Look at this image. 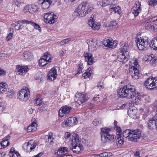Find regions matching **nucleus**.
Segmentation results:
<instances>
[{
    "label": "nucleus",
    "instance_id": "7ed1b4c3",
    "mask_svg": "<svg viewBox=\"0 0 157 157\" xmlns=\"http://www.w3.org/2000/svg\"><path fill=\"white\" fill-rule=\"evenodd\" d=\"M110 129L105 127L101 129V140L104 144L110 143L114 141V137L113 134H110L109 132Z\"/></svg>",
    "mask_w": 157,
    "mask_h": 157
},
{
    "label": "nucleus",
    "instance_id": "e2e57ef3",
    "mask_svg": "<svg viewBox=\"0 0 157 157\" xmlns=\"http://www.w3.org/2000/svg\"><path fill=\"white\" fill-rule=\"evenodd\" d=\"M65 53V51L63 50H60L59 52V55L61 57L63 56Z\"/></svg>",
    "mask_w": 157,
    "mask_h": 157
},
{
    "label": "nucleus",
    "instance_id": "13d9d810",
    "mask_svg": "<svg viewBox=\"0 0 157 157\" xmlns=\"http://www.w3.org/2000/svg\"><path fill=\"white\" fill-rule=\"evenodd\" d=\"M35 104L36 105H38L41 104V103L42 102V101L41 99H40V98H37L35 99Z\"/></svg>",
    "mask_w": 157,
    "mask_h": 157
},
{
    "label": "nucleus",
    "instance_id": "cd10ccee",
    "mask_svg": "<svg viewBox=\"0 0 157 157\" xmlns=\"http://www.w3.org/2000/svg\"><path fill=\"white\" fill-rule=\"evenodd\" d=\"M67 121L70 126L76 124L78 122V120L76 117H69Z\"/></svg>",
    "mask_w": 157,
    "mask_h": 157
},
{
    "label": "nucleus",
    "instance_id": "4c0bfd02",
    "mask_svg": "<svg viewBox=\"0 0 157 157\" xmlns=\"http://www.w3.org/2000/svg\"><path fill=\"white\" fill-rule=\"evenodd\" d=\"M44 77V75L41 72L37 73L35 78L38 81L41 82L42 81Z\"/></svg>",
    "mask_w": 157,
    "mask_h": 157
},
{
    "label": "nucleus",
    "instance_id": "6ab92c4d",
    "mask_svg": "<svg viewBox=\"0 0 157 157\" xmlns=\"http://www.w3.org/2000/svg\"><path fill=\"white\" fill-rule=\"evenodd\" d=\"M120 44L121 51L128 52V49L130 47L127 41H122L120 43Z\"/></svg>",
    "mask_w": 157,
    "mask_h": 157
},
{
    "label": "nucleus",
    "instance_id": "0eeeda50",
    "mask_svg": "<svg viewBox=\"0 0 157 157\" xmlns=\"http://www.w3.org/2000/svg\"><path fill=\"white\" fill-rule=\"evenodd\" d=\"M51 55L48 52H45L42 58L39 60V64L42 67L46 65L48 62H51Z\"/></svg>",
    "mask_w": 157,
    "mask_h": 157
},
{
    "label": "nucleus",
    "instance_id": "a878e982",
    "mask_svg": "<svg viewBox=\"0 0 157 157\" xmlns=\"http://www.w3.org/2000/svg\"><path fill=\"white\" fill-rule=\"evenodd\" d=\"M37 127V124L36 122L33 121L31 125L28 126L27 130L28 132H32L35 131Z\"/></svg>",
    "mask_w": 157,
    "mask_h": 157
},
{
    "label": "nucleus",
    "instance_id": "864d4df0",
    "mask_svg": "<svg viewBox=\"0 0 157 157\" xmlns=\"http://www.w3.org/2000/svg\"><path fill=\"white\" fill-rule=\"evenodd\" d=\"M95 22L94 20L92 17H91L90 19L88 21V24L90 27H92V26H93V25Z\"/></svg>",
    "mask_w": 157,
    "mask_h": 157
},
{
    "label": "nucleus",
    "instance_id": "6e6d98bb",
    "mask_svg": "<svg viewBox=\"0 0 157 157\" xmlns=\"http://www.w3.org/2000/svg\"><path fill=\"white\" fill-rule=\"evenodd\" d=\"M93 9V7H92L91 5H88L87 7V10H85V11L86 12V14H88V13L90 12Z\"/></svg>",
    "mask_w": 157,
    "mask_h": 157
},
{
    "label": "nucleus",
    "instance_id": "f257e3e1",
    "mask_svg": "<svg viewBox=\"0 0 157 157\" xmlns=\"http://www.w3.org/2000/svg\"><path fill=\"white\" fill-rule=\"evenodd\" d=\"M118 95L121 98H133L137 95L134 86L128 84L120 88L117 91Z\"/></svg>",
    "mask_w": 157,
    "mask_h": 157
},
{
    "label": "nucleus",
    "instance_id": "5701e85b",
    "mask_svg": "<svg viewBox=\"0 0 157 157\" xmlns=\"http://www.w3.org/2000/svg\"><path fill=\"white\" fill-rule=\"evenodd\" d=\"M23 147H26L27 149L32 150L35 148L36 145L34 144V141L32 140H30L27 144L25 143L23 145Z\"/></svg>",
    "mask_w": 157,
    "mask_h": 157
},
{
    "label": "nucleus",
    "instance_id": "aec40b11",
    "mask_svg": "<svg viewBox=\"0 0 157 157\" xmlns=\"http://www.w3.org/2000/svg\"><path fill=\"white\" fill-rule=\"evenodd\" d=\"M21 21L23 23H26V24H30L33 26L36 29L38 30L40 32H41V28L40 26L37 24L36 23L31 21H28L26 20H24L23 21Z\"/></svg>",
    "mask_w": 157,
    "mask_h": 157
},
{
    "label": "nucleus",
    "instance_id": "338daca9",
    "mask_svg": "<svg viewBox=\"0 0 157 157\" xmlns=\"http://www.w3.org/2000/svg\"><path fill=\"white\" fill-rule=\"evenodd\" d=\"M151 4L153 5H155L157 4V0H150Z\"/></svg>",
    "mask_w": 157,
    "mask_h": 157
},
{
    "label": "nucleus",
    "instance_id": "ea45409f",
    "mask_svg": "<svg viewBox=\"0 0 157 157\" xmlns=\"http://www.w3.org/2000/svg\"><path fill=\"white\" fill-rule=\"evenodd\" d=\"M100 157H110L112 155V153L110 152H105L99 154Z\"/></svg>",
    "mask_w": 157,
    "mask_h": 157
},
{
    "label": "nucleus",
    "instance_id": "de8ad7c7",
    "mask_svg": "<svg viewBox=\"0 0 157 157\" xmlns=\"http://www.w3.org/2000/svg\"><path fill=\"white\" fill-rule=\"evenodd\" d=\"M93 26H92V28L94 30H98L100 28V24L97 22H95L93 25Z\"/></svg>",
    "mask_w": 157,
    "mask_h": 157
},
{
    "label": "nucleus",
    "instance_id": "c85d7f7f",
    "mask_svg": "<svg viewBox=\"0 0 157 157\" xmlns=\"http://www.w3.org/2000/svg\"><path fill=\"white\" fill-rule=\"evenodd\" d=\"M7 85L6 83L2 82L0 83V94L3 93L7 91Z\"/></svg>",
    "mask_w": 157,
    "mask_h": 157
},
{
    "label": "nucleus",
    "instance_id": "bf43d9fd",
    "mask_svg": "<svg viewBox=\"0 0 157 157\" xmlns=\"http://www.w3.org/2000/svg\"><path fill=\"white\" fill-rule=\"evenodd\" d=\"M62 125L63 127H66L68 126H69L67 120L66 121H64L62 123Z\"/></svg>",
    "mask_w": 157,
    "mask_h": 157
},
{
    "label": "nucleus",
    "instance_id": "5fc2aeb1",
    "mask_svg": "<svg viewBox=\"0 0 157 157\" xmlns=\"http://www.w3.org/2000/svg\"><path fill=\"white\" fill-rule=\"evenodd\" d=\"M114 129L117 131V135H119V136H120V132H121V128L119 126H117V127H115Z\"/></svg>",
    "mask_w": 157,
    "mask_h": 157
},
{
    "label": "nucleus",
    "instance_id": "e433bc0d",
    "mask_svg": "<svg viewBox=\"0 0 157 157\" xmlns=\"http://www.w3.org/2000/svg\"><path fill=\"white\" fill-rule=\"evenodd\" d=\"M38 9L37 6L34 5H29V12L31 13H33L37 11Z\"/></svg>",
    "mask_w": 157,
    "mask_h": 157
},
{
    "label": "nucleus",
    "instance_id": "c756f323",
    "mask_svg": "<svg viewBox=\"0 0 157 157\" xmlns=\"http://www.w3.org/2000/svg\"><path fill=\"white\" fill-rule=\"evenodd\" d=\"M137 110L134 109H130L129 110H128V115L131 118L133 119H135L136 117V113Z\"/></svg>",
    "mask_w": 157,
    "mask_h": 157
},
{
    "label": "nucleus",
    "instance_id": "58836bf2",
    "mask_svg": "<svg viewBox=\"0 0 157 157\" xmlns=\"http://www.w3.org/2000/svg\"><path fill=\"white\" fill-rule=\"evenodd\" d=\"M110 9L113 10L115 13L120 14V13L121 11V9L120 7L117 6V7H113L111 6H110Z\"/></svg>",
    "mask_w": 157,
    "mask_h": 157
},
{
    "label": "nucleus",
    "instance_id": "8fccbe9b",
    "mask_svg": "<svg viewBox=\"0 0 157 157\" xmlns=\"http://www.w3.org/2000/svg\"><path fill=\"white\" fill-rule=\"evenodd\" d=\"M117 140L118 142V145L120 146L122 145L124 143V140L121 137H117Z\"/></svg>",
    "mask_w": 157,
    "mask_h": 157
},
{
    "label": "nucleus",
    "instance_id": "423d86ee",
    "mask_svg": "<svg viewBox=\"0 0 157 157\" xmlns=\"http://www.w3.org/2000/svg\"><path fill=\"white\" fill-rule=\"evenodd\" d=\"M44 17L45 22L50 24L54 23L57 19V16L52 12L44 14Z\"/></svg>",
    "mask_w": 157,
    "mask_h": 157
},
{
    "label": "nucleus",
    "instance_id": "1a4fd4ad",
    "mask_svg": "<svg viewBox=\"0 0 157 157\" xmlns=\"http://www.w3.org/2000/svg\"><path fill=\"white\" fill-rule=\"evenodd\" d=\"M157 113V110L156 111ZM157 116L150 118L147 121V127L150 130L156 129L157 130Z\"/></svg>",
    "mask_w": 157,
    "mask_h": 157
},
{
    "label": "nucleus",
    "instance_id": "c03bdc74",
    "mask_svg": "<svg viewBox=\"0 0 157 157\" xmlns=\"http://www.w3.org/2000/svg\"><path fill=\"white\" fill-rule=\"evenodd\" d=\"M91 69L89 68L88 69V71L84 73L82 75V76L84 77L85 78H86L88 77H89L91 75Z\"/></svg>",
    "mask_w": 157,
    "mask_h": 157
},
{
    "label": "nucleus",
    "instance_id": "393cba45",
    "mask_svg": "<svg viewBox=\"0 0 157 157\" xmlns=\"http://www.w3.org/2000/svg\"><path fill=\"white\" fill-rule=\"evenodd\" d=\"M87 43L89 46V49H91L93 51L95 49L97 43L93 39H91Z\"/></svg>",
    "mask_w": 157,
    "mask_h": 157
},
{
    "label": "nucleus",
    "instance_id": "4be33fe9",
    "mask_svg": "<svg viewBox=\"0 0 157 157\" xmlns=\"http://www.w3.org/2000/svg\"><path fill=\"white\" fill-rule=\"evenodd\" d=\"M52 135V133H49L48 135L46 136L48 137V139L46 140L45 143L46 145L49 147L52 146L54 143L53 142L54 138Z\"/></svg>",
    "mask_w": 157,
    "mask_h": 157
},
{
    "label": "nucleus",
    "instance_id": "bb28decb",
    "mask_svg": "<svg viewBox=\"0 0 157 157\" xmlns=\"http://www.w3.org/2000/svg\"><path fill=\"white\" fill-rule=\"evenodd\" d=\"M24 56L25 60L30 61L33 59V53L28 51L24 52Z\"/></svg>",
    "mask_w": 157,
    "mask_h": 157
},
{
    "label": "nucleus",
    "instance_id": "dca6fc26",
    "mask_svg": "<svg viewBox=\"0 0 157 157\" xmlns=\"http://www.w3.org/2000/svg\"><path fill=\"white\" fill-rule=\"evenodd\" d=\"M103 43L105 46L112 48H114L117 44L116 42H113V40L111 38L110 39H105L103 41Z\"/></svg>",
    "mask_w": 157,
    "mask_h": 157
},
{
    "label": "nucleus",
    "instance_id": "f704fd0d",
    "mask_svg": "<svg viewBox=\"0 0 157 157\" xmlns=\"http://www.w3.org/2000/svg\"><path fill=\"white\" fill-rule=\"evenodd\" d=\"M135 99L134 101H133L132 103H129L128 105L129 106L132 105V104H138L140 101V99L141 98V97L140 95H136V96H135Z\"/></svg>",
    "mask_w": 157,
    "mask_h": 157
},
{
    "label": "nucleus",
    "instance_id": "f3484780",
    "mask_svg": "<svg viewBox=\"0 0 157 157\" xmlns=\"http://www.w3.org/2000/svg\"><path fill=\"white\" fill-rule=\"evenodd\" d=\"M57 75V72L56 69L54 68H52L48 74V80L53 81L56 79Z\"/></svg>",
    "mask_w": 157,
    "mask_h": 157
},
{
    "label": "nucleus",
    "instance_id": "3c124183",
    "mask_svg": "<svg viewBox=\"0 0 157 157\" xmlns=\"http://www.w3.org/2000/svg\"><path fill=\"white\" fill-rule=\"evenodd\" d=\"M97 5L99 6L102 7L106 6V5H105V2L104 1V0H101V1H98L97 2Z\"/></svg>",
    "mask_w": 157,
    "mask_h": 157
},
{
    "label": "nucleus",
    "instance_id": "49530a36",
    "mask_svg": "<svg viewBox=\"0 0 157 157\" xmlns=\"http://www.w3.org/2000/svg\"><path fill=\"white\" fill-rule=\"evenodd\" d=\"M10 157H20V154L18 152H14L13 153L9 152V154Z\"/></svg>",
    "mask_w": 157,
    "mask_h": 157
},
{
    "label": "nucleus",
    "instance_id": "a211bd4d",
    "mask_svg": "<svg viewBox=\"0 0 157 157\" xmlns=\"http://www.w3.org/2000/svg\"><path fill=\"white\" fill-rule=\"evenodd\" d=\"M84 55L86 61L88 63V64L91 65L94 63V57L91 53L89 52H84Z\"/></svg>",
    "mask_w": 157,
    "mask_h": 157
},
{
    "label": "nucleus",
    "instance_id": "c9c22d12",
    "mask_svg": "<svg viewBox=\"0 0 157 157\" xmlns=\"http://www.w3.org/2000/svg\"><path fill=\"white\" fill-rule=\"evenodd\" d=\"M102 120L99 117H98L94 119L92 122L93 124L95 126H99L102 123Z\"/></svg>",
    "mask_w": 157,
    "mask_h": 157
},
{
    "label": "nucleus",
    "instance_id": "f03ea898",
    "mask_svg": "<svg viewBox=\"0 0 157 157\" xmlns=\"http://www.w3.org/2000/svg\"><path fill=\"white\" fill-rule=\"evenodd\" d=\"M72 147H70V149L73 150V152L75 153H79L81 150L83 149V147L80 144L79 142L81 141L80 138L79 137L78 134L74 133L72 136Z\"/></svg>",
    "mask_w": 157,
    "mask_h": 157
},
{
    "label": "nucleus",
    "instance_id": "6e6552de",
    "mask_svg": "<svg viewBox=\"0 0 157 157\" xmlns=\"http://www.w3.org/2000/svg\"><path fill=\"white\" fill-rule=\"evenodd\" d=\"M30 92L29 89H23L19 93L18 98L25 102L27 101L29 98Z\"/></svg>",
    "mask_w": 157,
    "mask_h": 157
},
{
    "label": "nucleus",
    "instance_id": "37998d69",
    "mask_svg": "<svg viewBox=\"0 0 157 157\" xmlns=\"http://www.w3.org/2000/svg\"><path fill=\"white\" fill-rule=\"evenodd\" d=\"M117 0H104L106 6L111 4H115V2Z\"/></svg>",
    "mask_w": 157,
    "mask_h": 157
},
{
    "label": "nucleus",
    "instance_id": "4d7b16f0",
    "mask_svg": "<svg viewBox=\"0 0 157 157\" xmlns=\"http://www.w3.org/2000/svg\"><path fill=\"white\" fill-rule=\"evenodd\" d=\"M24 20H20L17 21V22H16L12 24L11 25L13 27H16L20 23H24L22 22L21 21H23Z\"/></svg>",
    "mask_w": 157,
    "mask_h": 157
},
{
    "label": "nucleus",
    "instance_id": "052dcab7",
    "mask_svg": "<svg viewBox=\"0 0 157 157\" xmlns=\"http://www.w3.org/2000/svg\"><path fill=\"white\" fill-rule=\"evenodd\" d=\"M151 29H153L154 31H156V29L157 28V25L156 24H154V25H151Z\"/></svg>",
    "mask_w": 157,
    "mask_h": 157
},
{
    "label": "nucleus",
    "instance_id": "79ce46f5",
    "mask_svg": "<svg viewBox=\"0 0 157 157\" xmlns=\"http://www.w3.org/2000/svg\"><path fill=\"white\" fill-rule=\"evenodd\" d=\"M50 4H51L49 3V2H45V1H43L41 4V6L43 9H46L49 7Z\"/></svg>",
    "mask_w": 157,
    "mask_h": 157
},
{
    "label": "nucleus",
    "instance_id": "7c9ffc66",
    "mask_svg": "<svg viewBox=\"0 0 157 157\" xmlns=\"http://www.w3.org/2000/svg\"><path fill=\"white\" fill-rule=\"evenodd\" d=\"M132 130L130 129H126L124 131L123 133V136L125 138H126L128 140L130 141L131 135Z\"/></svg>",
    "mask_w": 157,
    "mask_h": 157
},
{
    "label": "nucleus",
    "instance_id": "473e14b6",
    "mask_svg": "<svg viewBox=\"0 0 157 157\" xmlns=\"http://www.w3.org/2000/svg\"><path fill=\"white\" fill-rule=\"evenodd\" d=\"M10 138V136L9 135H8L3 139L2 141L1 142V143L2 144L3 143L4 145H3V147H4V148L9 145L10 143L8 140Z\"/></svg>",
    "mask_w": 157,
    "mask_h": 157
},
{
    "label": "nucleus",
    "instance_id": "0e129e2a",
    "mask_svg": "<svg viewBox=\"0 0 157 157\" xmlns=\"http://www.w3.org/2000/svg\"><path fill=\"white\" fill-rule=\"evenodd\" d=\"M71 136V133L70 132H67L65 133L64 135V138L66 139H67L69 137Z\"/></svg>",
    "mask_w": 157,
    "mask_h": 157
},
{
    "label": "nucleus",
    "instance_id": "f8f14e48",
    "mask_svg": "<svg viewBox=\"0 0 157 157\" xmlns=\"http://www.w3.org/2000/svg\"><path fill=\"white\" fill-rule=\"evenodd\" d=\"M140 6V3L137 1L136 2L135 5L132 8L131 11L135 17H137L141 12V9Z\"/></svg>",
    "mask_w": 157,
    "mask_h": 157
},
{
    "label": "nucleus",
    "instance_id": "69168bd1",
    "mask_svg": "<svg viewBox=\"0 0 157 157\" xmlns=\"http://www.w3.org/2000/svg\"><path fill=\"white\" fill-rule=\"evenodd\" d=\"M103 83L102 82H100L98 83L97 86L99 88V90H100L101 89H103Z\"/></svg>",
    "mask_w": 157,
    "mask_h": 157
},
{
    "label": "nucleus",
    "instance_id": "09e8293b",
    "mask_svg": "<svg viewBox=\"0 0 157 157\" xmlns=\"http://www.w3.org/2000/svg\"><path fill=\"white\" fill-rule=\"evenodd\" d=\"M71 39L70 38H67L65 39L62 40L60 43V44L63 45L65 44H67L71 40Z\"/></svg>",
    "mask_w": 157,
    "mask_h": 157
},
{
    "label": "nucleus",
    "instance_id": "20e7f679",
    "mask_svg": "<svg viewBox=\"0 0 157 157\" xmlns=\"http://www.w3.org/2000/svg\"><path fill=\"white\" fill-rule=\"evenodd\" d=\"M136 44L138 48L140 50H146L149 47L148 39L145 36L139 38L137 40Z\"/></svg>",
    "mask_w": 157,
    "mask_h": 157
},
{
    "label": "nucleus",
    "instance_id": "a18cd8bd",
    "mask_svg": "<svg viewBox=\"0 0 157 157\" xmlns=\"http://www.w3.org/2000/svg\"><path fill=\"white\" fill-rule=\"evenodd\" d=\"M78 69L77 71V73L76 74V75H78L82 72V64L80 63L78 64Z\"/></svg>",
    "mask_w": 157,
    "mask_h": 157
},
{
    "label": "nucleus",
    "instance_id": "4468645a",
    "mask_svg": "<svg viewBox=\"0 0 157 157\" xmlns=\"http://www.w3.org/2000/svg\"><path fill=\"white\" fill-rule=\"evenodd\" d=\"M138 70L136 67L132 66L129 70V73L134 79H137L140 77V74Z\"/></svg>",
    "mask_w": 157,
    "mask_h": 157
},
{
    "label": "nucleus",
    "instance_id": "39448f33",
    "mask_svg": "<svg viewBox=\"0 0 157 157\" xmlns=\"http://www.w3.org/2000/svg\"><path fill=\"white\" fill-rule=\"evenodd\" d=\"M87 5L86 2H83L80 4L77 9L74 11V15L78 17H84L87 14L85 10V7Z\"/></svg>",
    "mask_w": 157,
    "mask_h": 157
},
{
    "label": "nucleus",
    "instance_id": "2eb2a0df",
    "mask_svg": "<svg viewBox=\"0 0 157 157\" xmlns=\"http://www.w3.org/2000/svg\"><path fill=\"white\" fill-rule=\"evenodd\" d=\"M71 109V107L67 105L62 107L59 111V116L62 117L67 114L70 112Z\"/></svg>",
    "mask_w": 157,
    "mask_h": 157
},
{
    "label": "nucleus",
    "instance_id": "ddd939ff",
    "mask_svg": "<svg viewBox=\"0 0 157 157\" xmlns=\"http://www.w3.org/2000/svg\"><path fill=\"white\" fill-rule=\"evenodd\" d=\"M76 97V98H77V99L76 102L79 105H80L85 102L88 100V98L87 94H78Z\"/></svg>",
    "mask_w": 157,
    "mask_h": 157
},
{
    "label": "nucleus",
    "instance_id": "a19ab883",
    "mask_svg": "<svg viewBox=\"0 0 157 157\" xmlns=\"http://www.w3.org/2000/svg\"><path fill=\"white\" fill-rule=\"evenodd\" d=\"M9 31L10 32V33L8 34L6 39V40L8 41L12 39L13 36V29H10Z\"/></svg>",
    "mask_w": 157,
    "mask_h": 157
},
{
    "label": "nucleus",
    "instance_id": "72a5a7b5",
    "mask_svg": "<svg viewBox=\"0 0 157 157\" xmlns=\"http://www.w3.org/2000/svg\"><path fill=\"white\" fill-rule=\"evenodd\" d=\"M150 45L154 50H157V36L153 38L151 41Z\"/></svg>",
    "mask_w": 157,
    "mask_h": 157
},
{
    "label": "nucleus",
    "instance_id": "412c9836",
    "mask_svg": "<svg viewBox=\"0 0 157 157\" xmlns=\"http://www.w3.org/2000/svg\"><path fill=\"white\" fill-rule=\"evenodd\" d=\"M17 69L19 74L22 75L23 73L26 72L28 71V68L27 66H22L19 65L17 68Z\"/></svg>",
    "mask_w": 157,
    "mask_h": 157
},
{
    "label": "nucleus",
    "instance_id": "680f3d73",
    "mask_svg": "<svg viewBox=\"0 0 157 157\" xmlns=\"http://www.w3.org/2000/svg\"><path fill=\"white\" fill-rule=\"evenodd\" d=\"M29 5H27L24 7V11L25 12H29Z\"/></svg>",
    "mask_w": 157,
    "mask_h": 157
},
{
    "label": "nucleus",
    "instance_id": "774afa93",
    "mask_svg": "<svg viewBox=\"0 0 157 157\" xmlns=\"http://www.w3.org/2000/svg\"><path fill=\"white\" fill-rule=\"evenodd\" d=\"M67 153H66L63 154L62 157H72V155L67 154Z\"/></svg>",
    "mask_w": 157,
    "mask_h": 157
},
{
    "label": "nucleus",
    "instance_id": "9d476101",
    "mask_svg": "<svg viewBox=\"0 0 157 157\" xmlns=\"http://www.w3.org/2000/svg\"><path fill=\"white\" fill-rule=\"evenodd\" d=\"M130 141L137 142L141 136V132L139 129L132 130Z\"/></svg>",
    "mask_w": 157,
    "mask_h": 157
},
{
    "label": "nucleus",
    "instance_id": "b1692460",
    "mask_svg": "<svg viewBox=\"0 0 157 157\" xmlns=\"http://www.w3.org/2000/svg\"><path fill=\"white\" fill-rule=\"evenodd\" d=\"M117 24V23L115 21H107L105 23V27H109L110 29H113L115 28Z\"/></svg>",
    "mask_w": 157,
    "mask_h": 157
},
{
    "label": "nucleus",
    "instance_id": "9b49d317",
    "mask_svg": "<svg viewBox=\"0 0 157 157\" xmlns=\"http://www.w3.org/2000/svg\"><path fill=\"white\" fill-rule=\"evenodd\" d=\"M129 52H124L121 51L117 55L118 60L121 62L124 63L127 62L129 58Z\"/></svg>",
    "mask_w": 157,
    "mask_h": 157
},
{
    "label": "nucleus",
    "instance_id": "603ef678",
    "mask_svg": "<svg viewBox=\"0 0 157 157\" xmlns=\"http://www.w3.org/2000/svg\"><path fill=\"white\" fill-rule=\"evenodd\" d=\"M155 20H156V19H155V18H154V17L153 18H152L151 19H149V20H146L143 21V24L144 25H147L148 26L149 24H148L149 23L150 21H155Z\"/></svg>",
    "mask_w": 157,
    "mask_h": 157
},
{
    "label": "nucleus",
    "instance_id": "2f4dec72",
    "mask_svg": "<svg viewBox=\"0 0 157 157\" xmlns=\"http://www.w3.org/2000/svg\"><path fill=\"white\" fill-rule=\"evenodd\" d=\"M59 157H62L63 154L67 153L68 152V148L67 147H62L59 148Z\"/></svg>",
    "mask_w": 157,
    "mask_h": 157
}]
</instances>
